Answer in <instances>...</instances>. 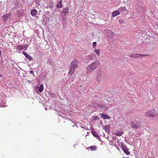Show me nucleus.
Returning <instances> with one entry per match:
<instances>
[{
  "label": "nucleus",
  "instance_id": "obj_18",
  "mask_svg": "<svg viewBox=\"0 0 158 158\" xmlns=\"http://www.w3.org/2000/svg\"><path fill=\"white\" fill-rule=\"evenodd\" d=\"M44 89V86L43 85H41L39 88V91L40 92H41Z\"/></svg>",
  "mask_w": 158,
  "mask_h": 158
},
{
  "label": "nucleus",
  "instance_id": "obj_24",
  "mask_svg": "<svg viewBox=\"0 0 158 158\" xmlns=\"http://www.w3.org/2000/svg\"><path fill=\"white\" fill-rule=\"evenodd\" d=\"M149 38H148V40H149V39H150L151 40H152V39H153V38L152 37H151H151H149Z\"/></svg>",
  "mask_w": 158,
  "mask_h": 158
},
{
  "label": "nucleus",
  "instance_id": "obj_3",
  "mask_svg": "<svg viewBox=\"0 0 158 158\" xmlns=\"http://www.w3.org/2000/svg\"><path fill=\"white\" fill-rule=\"evenodd\" d=\"M141 122L139 121H136L135 120L132 121L130 125L132 128L135 129H137L141 127Z\"/></svg>",
  "mask_w": 158,
  "mask_h": 158
},
{
  "label": "nucleus",
  "instance_id": "obj_25",
  "mask_svg": "<svg viewBox=\"0 0 158 158\" xmlns=\"http://www.w3.org/2000/svg\"><path fill=\"white\" fill-rule=\"evenodd\" d=\"M30 73H31V74H33V71L32 70H31L30 71Z\"/></svg>",
  "mask_w": 158,
  "mask_h": 158
},
{
  "label": "nucleus",
  "instance_id": "obj_4",
  "mask_svg": "<svg viewBox=\"0 0 158 158\" xmlns=\"http://www.w3.org/2000/svg\"><path fill=\"white\" fill-rule=\"evenodd\" d=\"M157 114L156 111L154 110H152L148 112H146L145 113V115L146 116L148 117H153Z\"/></svg>",
  "mask_w": 158,
  "mask_h": 158
},
{
  "label": "nucleus",
  "instance_id": "obj_20",
  "mask_svg": "<svg viewBox=\"0 0 158 158\" xmlns=\"http://www.w3.org/2000/svg\"><path fill=\"white\" fill-rule=\"evenodd\" d=\"M62 1H60L59 2L57 5V6H56L58 8H61L62 6Z\"/></svg>",
  "mask_w": 158,
  "mask_h": 158
},
{
  "label": "nucleus",
  "instance_id": "obj_1",
  "mask_svg": "<svg viewBox=\"0 0 158 158\" xmlns=\"http://www.w3.org/2000/svg\"><path fill=\"white\" fill-rule=\"evenodd\" d=\"M100 64L98 61H95L92 63L89 64L87 66L86 69V73L87 74H90L97 68Z\"/></svg>",
  "mask_w": 158,
  "mask_h": 158
},
{
  "label": "nucleus",
  "instance_id": "obj_19",
  "mask_svg": "<svg viewBox=\"0 0 158 158\" xmlns=\"http://www.w3.org/2000/svg\"><path fill=\"white\" fill-rule=\"evenodd\" d=\"M94 52L97 53L98 56H100V50L99 49H95L94 50Z\"/></svg>",
  "mask_w": 158,
  "mask_h": 158
},
{
  "label": "nucleus",
  "instance_id": "obj_31",
  "mask_svg": "<svg viewBox=\"0 0 158 158\" xmlns=\"http://www.w3.org/2000/svg\"><path fill=\"white\" fill-rule=\"evenodd\" d=\"M1 76V75L0 74V77Z\"/></svg>",
  "mask_w": 158,
  "mask_h": 158
},
{
  "label": "nucleus",
  "instance_id": "obj_22",
  "mask_svg": "<svg viewBox=\"0 0 158 158\" xmlns=\"http://www.w3.org/2000/svg\"><path fill=\"white\" fill-rule=\"evenodd\" d=\"M96 42H94L93 43V47L94 48H95L96 47Z\"/></svg>",
  "mask_w": 158,
  "mask_h": 158
},
{
  "label": "nucleus",
  "instance_id": "obj_6",
  "mask_svg": "<svg viewBox=\"0 0 158 158\" xmlns=\"http://www.w3.org/2000/svg\"><path fill=\"white\" fill-rule=\"evenodd\" d=\"M105 32L108 34V36L110 38L113 37L114 35V33L109 30L106 29L105 30Z\"/></svg>",
  "mask_w": 158,
  "mask_h": 158
},
{
  "label": "nucleus",
  "instance_id": "obj_26",
  "mask_svg": "<svg viewBox=\"0 0 158 158\" xmlns=\"http://www.w3.org/2000/svg\"><path fill=\"white\" fill-rule=\"evenodd\" d=\"M146 36L147 35H145V34H143V35H142V36Z\"/></svg>",
  "mask_w": 158,
  "mask_h": 158
},
{
  "label": "nucleus",
  "instance_id": "obj_7",
  "mask_svg": "<svg viewBox=\"0 0 158 158\" xmlns=\"http://www.w3.org/2000/svg\"><path fill=\"white\" fill-rule=\"evenodd\" d=\"M10 14L9 13H7L5 14L2 16L3 20L4 22L6 21L10 16Z\"/></svg>",
  "mask_w": 158,
  "mask_h": 158
},
{
  "label": "nucleus",
  "instance_id": "obj_23",
  "mask_svg": "<svg viewBox=\"0 0 158 158\" xmlns=\"http://www.w3.org/2000/svg\"><path fill=\"white\" fill-rule=\"evenodd\" d=\"M87 56L90 58V60H91L92 59V56L91 55H88Z\"/></svg>",
  "mask_w": 158,
  "mask_h": 158
},
{
  "label": "nucleus",
  "instance_id": "obj_9",
  "mask_svg": "<svg viewBox=\"0 0 158 158\" xmlns=\"http://www.w3.org/2000/svg\"><path fill=\"white\" fill-rule=\"evenodd\" d=\"M139 56H148V55L147 54H132L130 56V57H134V58H138L139 57Z\"/></svg>",
  "mask_w": 158,
  "mask_h": 158
},
{
  "label": "nucleus",
  "instance_id": "obj_8",
  "mask_svg": "<svg viewBox=\"0 0 158 158\" xmlns=\"http://www.w3.org/2000/svg\"><path fill=\"white\" fill-rule=\"evenodd\" d=\"M122 148L123 150L127 155H129L130 152L129 151V149L126 146H123Z\"/></svg>",
  "mask_w": 158,
  "mask_h": 158
},
{
  "label": "nucleus",
  "instance_id": "obj_27",
  "mask_svg": "<svg viewBox=\"0 0 158 158\" xmlns=\"http://www.w3.org/2000/svg\"><path fill=\"white\" fill-rule=\"evenodd\" d=\"M156 24L158 27V22L156 23Z\"/></svg>",
  "mask_w": 158,
  "mask_h": 158
},
{
  "label": "nucleus",
  "instance_id": "obj_12",
  "mask_svg": "<svg viewBox=\"0 0 158 158\" xmlns=\"http://www.w3.org/2000/svg\"><path fill=\"white\" fill-rule=\"evenodd\" d=\"M23 54L27 58H28L30 60H32V58L31 56H30L27 53L25 52H23Z\"/></svg>",
  "mask_w": 158,
  "mask_h": 158
},
{
  "label": "nucleus",
  "instance_id": "obj_30",
  "mask_svg": "<svg viewBox=\"0 0 158 158\" xmlns=\"http://www.w3.org/2000/svg\"><path fill=\"white\" fill-rule=\"evenodd\" d=\"M146 39H147V37H146Z\"/></svg>",
  "mask_w": 158,
  "mask_h": 158
},
{
  "label": "nucleus",
  "instance_id": "obj_15",
  "mask_svg": "<svg viewBox=\"0 0 158 158\" xmlns=\"http://www.w3.org/2000/svg\"><path fill=\"white\" fill-rule=\"evenodd\" d=\"M37 10L35 9L32 10H31V13L32 16H34L36 15L37 14Z\"/></svg>",
  "mask_w": 158,
  "mask_h": 158
},
{
  "label": "nucleus",
  "instance_id": "obj_28",
  "mask_svg": "<svg viewBox=\"0 0 158 158\" xmlns=\"http://www.w3.org/2000/svg\"><path fill=\"white\" fill-rule=\"evenodd\" d=\"M123 158H125V157H124ZM127 158H130L129 157H127Z\"/></svg>",
  "mask_w": 158,
  "mask_h": 158
},
{
  "label": "nucleus",
  "instance_id": "obj_16",
  "mask_svg": "<svg viewBox=\"0 0 158 158\" xmlns=\"http://www.w3.org/2000/svg\"><path fill=\"white\" fill-rule=\"evenodd\" d=\"M126 7H121L119 9V11L121 12H123L126 10Z\"/></svg>",
  "mask_w": 158,
  "mask_h": 158
},
{
  "label": "nucleus",
  "instance_id": "obj_11",
  "mask_svg": "<svg viewBox=\"0 0 158 158\" xmlns=\"http://www.w3.org/2000/svg\"><path fill=\"white\" fill-rule=\"evenodd\" d=\"M101 118H103L104 119H109L110 118V117L107 114H101Z\"/></svg>",
  "mask_w": 158,
  "mask_h": 158
},
{
  "label": "nucleus",
  "instance_id": "obj_17",
  "mask_svg": "<svg viewBox=\"0 0 158 158\" xmlns=\"http://www.w3.org/2000/svg\"><path fill=\"white\" fill-rule=\"evenodd\" d=\"M91 130L92 131V134L94 137H99V135H97L96 131H93L91 129Z\"/></svg>",
  "mask_w": 158,
  "mask_h": 158
},
{
  "label": "nucleus",
  "instance_id": "obj_2",
  "mask_svg": "<svg viewBox=\"0 0 158 158\" xmlns=\"http://www.w3.org/2000/svg\"><path fill=\"white\" fill-rule=\"evenodd\" d=\"M78 67V63L76 59L73 60L70 64L69 73V74L70 76L72 75Z\"/></svg>",
  "mask_w": 158,
  "mask_h": 158
},
{
  "label": "nucleus",
  "instance_id": "obj_10",
  "mask_svg": "<svg viewBox=\"0 0 158 158\" xmlns=\"http://www.w3.org/2000/svg\"><path fill=\"white\" fill-rule=\"evenodd\" d=\"M68 12L69 8L68 7H66L63 9L61 13L65 15L66 14H67L68 13Z\"/></svg>",
  "mask_w": 158,
  "mask_h": 158
},
{
  "label": "nucleus",
  "instance_id": "obj_29",
  "mask_svg": "<svg viewBox=\"0 0 158 158\" xmlns=\"http://www.w3.org/2000/svg\"><path fill=\"white\" fill-rule=\"evenodd\" d=\"M127 1H127H128V0H127V1Z\"/></svg>",
  "mask_w": 158,
  "mask_h": 158
},
{
  "label": "nucleus",
  "instance_id": "obj_14",
  "mask_svg": "<svg viewBox=\"0 0 158 158\" xmlns=\"http://www.w3.org/2000/svg\"><path fill=\"white\" fill-rule=\"evenodd\" d=\"M88 148L91 151H96L97 149V147L96 146H92L89 147ZM88 149V148H87Z\"/></svg>",
  "mask_w": 158,
  "mask_h": 158
},
{
  "label": "nucleus",
  "instance_id": "obj_21",
  "mask_svg": "<svg viewBox=\"0 0 158 158\" xmlns=\"http://www.w3.org/2000/svg\"><path fill=\"white\" fill-rule=\"evenodd\" d=\"M123 132H122L120 131H118L117 132H116L115 135H117L120 136L122 135L123 134Z\"/></svg>",
  "mask_w": 158,
  "mask_h": 158
},
{
  "label": "nucleus",
  "instance_id": "obj_5",
  "mask_svg": "<svg viewBox=\"0 0 158 158\" xmlns=\"http://www.w3.org/2000/svg\"><path fill=\"white\" fill-rule=\"evenodd\" d=\"M28 47V45L26 44L23 45H20L17 46L16 48L18 50H21L24 48L27 49Z\"/></svg>",
  "mask_w": 158,
  "mask_h": 158
},
{
  "label": "nucleus",
  "instance_id": "obj_13",
  "mask_svg": "<svg viewBox=\"0 0 158 158\" xmlns=\"http://www.w3.org/2000/svg\"><path fill=\"white\" fill-rule=\"evenodd\" d=\"M120 14L119 11L118 10H116L115 11L113 12L112 14V15L113 17H114Z\"/></svg>",
  "mask_w": 158,
  "mask_h": 158
}]
</instances>
